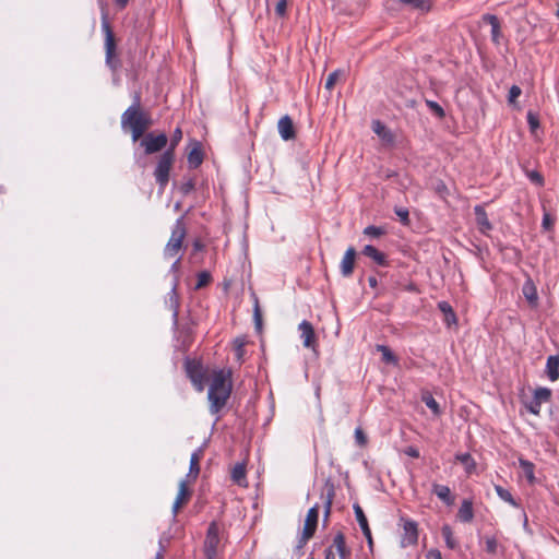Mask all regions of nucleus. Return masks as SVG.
I'll use <instances>...</instances> for the list:
<instances>
[{
	"label": "nucleus",
	"mask_w": 559,
	"mask_h": 559,
	"mask_svg": "<svg viewBox=\"0 0 559 559\" xmlns=\"http://www.w3.org/2000/svg\"><path fill=\"white\" fill-rule=\"evenodd\" d=\"M245 341L242 338H237L235 341V352L238 359H241L245 353L243 349Z\"/></svg>",
	"instance_id": "obj_52"
},
{
	"label": "nucleus",
	"mask_w": 559,
	"mask_h": 559,
	"mask_svg": "<svg viewBox=\"0 0 559 559\" xmlns=\"http://www.w3.org/2000/svg\"><path fill=\"white\" fill-rule=\"evenodd\" d=\"M192 247L194 252L202 251L204 249L203 243L198 239L193 241Z\"/></svg>",
	"instance_id": "obj_61"
},
{
	"label": "nucleus",
	"mask_w": 559,
	"mask_h": 559,
	"mask_svg": "<svg viewBox=\"0 0 559 559\" xmlns=\"http://www.w3.org/2000/svg\"><path fill=\"white\" fill-rule=\"evenodd\" d=\"M495 490H496L498 497L501 500H503L504 502L510 503L511 506H515V501L513 499V496L511 495V492L508 489H506V488H503V487H501L499 485H496L495 486Z\"/></svg>",
	"instance_id": "obj_35"
},
{
	"label": "nucleus",
	"mask_w": 559,
	"mask_h": 559,
	"mask_svg": "<svg viewBox=\"0 0 559 559\" xmlns=\"http://www.w3.org/2000/svg\"><path fill=\"white\" fill-rule=\"evenodd\" d=\"M255 329L260 331L262 329V314L260 311L258 298L254 297V311H253Z\"/></svg>",
	"instance_id": "obj_42"
},
{
	"label": "nucleus",
	"mask_w": 559,
	"mask_h": 559,
	"mask_svg": "<svg viewBox=\"0 0 559 559\" xmlns=\"http://www.w3.org/2000/svg\"><path fill=\"white\" fill-rule=\"evenodd\" d=\"M356 259V250L353 247H349L340 263V272L343 277H349L353 274Z\"/></svg>",
	"instance_id": "obj_13"
},
{
	"label": "nucleus",
	"mask_w": 559,
	"mask_h": 559,
	"mask_svg": "<svg viewBox=\"0 0 559 559\" xmlns=\"http://www.w3.org/2000/svg\"><path fill=\"white\" fill-rule=\"evenodd\" d=\"M355 441L360 447H364L367 443V437L361 430V428L355 429Z\"/></svg>",
	"instance_id": "obj_51"
},
{
	"label": "nucleus",
	"mask_w": 559,
	"mask_h": 559,
	"mask_svg": "<svg viewBox=\"0 0 559 559\" xmlns=\"http://www.w3.org/2000/svg\"><path fill=\"white\" fill-rule=\"evenodd\" d=\"M178 284H179V277L175 276L174 281H173L171 289L168 293L169 302H170V306H171V308L174 310L173 316H174L175 320L178 317V308H179V300H178V294H177Z\"/></svg>",
	"instance_id": "obj_22"
},
{
	"label": "nucleus",
	"mask_w": 559,
	"mask_h": 559,
	"mask_svg": "<svg viewBox=\"0 0 559 559\" xmlns=\"http://www.w3.org/2000/svg\"><path fill=\"white\" fill-rule=\"evenodd\" d=\"M426 105L438 118L445 116L444 109L437 102L427 99Z\"/></svg>",
	"instance_id": "obj_38"
},
{
	"label": "nucleus",
	"mask_w": 559,
	"mask_h": 559,
	"mask_svg": "<svg viewBox=\"0 0 559 559\" xmlns=\"http://www.w3.org/2000/svg\"><path fill=\"white\" fill-rule=\"evenodd\" d=\"M442 537L444 538V542L450 549H455L457 547V542L455 540V538L453 536L451 526H443Z\"/></svg>",
	"instance_id": "obj_33"
},
{
	"label": "nucleus",
	"mask_w": 559,
	"mask_h": 559,
	"mask_svg": "<svg viewBox=\"0 0 559 559\" xmlns=\"http://www.w3.org/2000/svg\"><path fill=\"white\" fill-rule=\"evenodd\" d=\"M528 178L531 179L532 182L538 185V186H542L544 183V179H543V176L537 173V171H532L530 175H528Z\"/></svg>",
	"instance_id": "obj_54"
},
{
	"label": "nucleus",
	"mask_w": 559,
	"mask_h": 559,
	"mask_svg": "<svg viewBox=\"0 0 559 559\" xmlns=\"http://www.w3.org/2000/svg\"><path fill=\"white\" fill-rule=\"evenodd\" d=\"M473 503L472 501L469 500H463L460 509H459V512H457V516L460 519V521L462 522H469L472 521L473 519Z\"/></svg>",
	"instance_id": "obj_23"
},
{
	"label": "nucleus",
	"mask_w": 559,
	"mask_h": 559,
	"mask_svg": "<svg viewBox=\"0 0 559 559\" xmlns=\"http://www.w3.org/2000/svg\"><path fill=\"white\" fill-rule=\"evenodd\" d=\"M212 280V276L209 271H202L198 274V282L194 286V289H201L206 286Z\"/></svg>",
	"instance_id": "obj_37"
},
{
	"label": "nucleus",
	"mask_w": 559,
	"mask_h": 559,
	"mask_svg": "<svg viewBox=\"0 0 559 559\" xmlns=\"http://www.w3.org/2000/svg\"><path fill=\"white\" fill-rule=\"evenodd\" d=\"M318 526H304V530L301 532V536L304 538H307L308 540L313 537L316 534V530Z\"/></svg>",
	"instance_id": "obj_53"
},
{
	"label": "nucleus",
	"mask_w": 559,
	"mask_h": 559,
	"mask_svg": "<svg viewBox=\"0 0 559 559\" xmlns=\"http://www.w3.org/2000/svg\"><path fill=\"white\" fill-rule=\"evenodd\" d=\"M542 226L545 230H550L554 226V219L551 215L547 212H544L543 219H542Z\"/></svg>",
	"instance_id": "obj_50"
},
{
	"label": "nucleus",
	"mask_w": 559,
	"mask_h": 559,
	"mask_svg": "<svg viewBox=\"0 0 559 559\" xmlns=\"http://www.w3.org/2000/svg\"><path fill=\"white\" fill-rule=\"evenodd\" d=\"M483 20L491 26V40L499 45L502 36L499 19L493 14H485Z\"/></svg>",
	"instance_id": "obj_16"
},
{
	"label": "nucleus",
	"mask_w": 559,
	"mask_h": 559,
	"mask_svg": "<svg viewBox=\"0 0 559 559\" xmlns=\"http://www.w3.org/2000/svg\"><path fill=\"white\" fill-rule=\"evenodd\" d=\"M427 557L431 559H442L441 552L438 549L429 550Z\"/></svg>",
	"instance_id": "obj_60"
},
{
	"label": "nucleus",
	"mask_w": 559,
	"mask_h": 559,
	"mask_svg": "<svg viewBox=\"0 0 559 559\" xmlns=\"http://www.w3.org/2000/svg\"><path fill=\"white\" fill-rule=\"evenodd\" d=\"M360 527L362 530L364 536L368 540L369 546L372 547V536H371L370 526H360Z\"/></svg>",
	"instance_id": "obj_58"
},
{
	"label": "nucleus",
	"mask_w": 559,
	"mask_h": 559,
	"mask_svg": "<svg viewBox=\"0 0 559 559\" xmlns=\"http://www.w3.org/2000/svg\"><path fill=\"white\" fill-rule=\"evenodd\" d=\"M418 540L417 526H403V535L401 537V546L406 548L413 546Z\"/></svg>",
	"instance_id": "obj_18"
},
{
	"label": "nucleus",
	"mask_w": 559,
	"mask_h": 559,
	"mask_svg": "<svg viewBox=\"0 0 559 559\" xmlns=\"http://www.w3.org/2000/svg\"><path fill=\"white\" fill-rule=\"evenodd\" d=\"M246 477V468L243 464H236L231 469V478L240 484L242 479Z\"/></svg>",
	"instance_id": "obj_36"
},
{
	"label": "nucleus",
	"mask_w": 559,
	"mask_h": 559,
	"mask_svg": "<svg viewBox=\"0 0 559 559\" xmlns=\"http://www.w3.org/2000/svg\"><path fill=\"white\" fill-rule=\"evenodd\" d=\"M546 374L552 382L559 379V356L551 355L547 358Z\"/></svg>",
	"instance_id": "obj_19"
},
{
	"label": "nucleus",
	"mask_w": 559,
	"mask_h": 559,
	"mask_svg": "<svg viewBox=\"0 0 559 559\" xmlns=\"http://www.w3.org/2000/svg\"><path fill=\"white\" fill-rule=\"evenodd\" d=\"M202 456V450H195L190 457L189 472L186 476L188 480H195L200 473V460Z\"/></svg>",
	"instance_id": "obj_15"
},
{
	"label": "nucleus",
	"mask_w": 559,
	"mask_h": 559,
	"mask_svg": "<svg viewBox=\"0 0 559 559\" xmlns=\"http://www.w3.org/2000/svg\"><path fill=\"white\" fill-rule=\"evenodd\" d=\"M502 549V546L498 543L496 536H485L484 537V549L489 555H496L498 550Z\"/></svg>",
	"instance_id": "obj_25"
},
{
	"label": "nucleus",
	"mask_w": 559,
	"mask_h": 559,
	"mask_svg": "<svg viewBox=\"0 0 559 559\" xmlns=\"http://www.w3.org/2000/svg\"><path fill=\"white\" fill-rule=\"evenodd\" d=\"M189 480L188 479H182L180 480L179 483V489H178V493H177V497H176V500L174 502V506H173V509L174 511L176 512L178 510V508L185 502L188 500V498L190 497L191 495V491L189 490L188 486H187V483Z\"/></svg>",
	"instance_id": "obj_21"
},
{
	"label": "nucleus",
	"mask_w": 559,
	"mask_h": 559,
	"mask_svg": "<svg viewBox=\"0 0 559 559\" xmlns=\"http://www.w3.org/2000/svg\"><path fill=\"white\" fill-rule=\"evenodd\" d=\"M186 371L187 376L191 380L192 384L194 385L195 390L199 392L204 390V372L202 366L194 361L187 359L186 362Z\"/></svg>",
	"instance_id": "obj_8"
},
{
	"label": "nucleus",
	"mask_w": 559,
	"mask_h": 559,
	"mask_svg": "<svg viewBox=\"0 0 559 559\" xmlns=\"http://www.w3.org/2000/svg\"><path fill=\"white\" fill-rule=\"evenodd\" d=\"M522 290L527 301L531 305H536L538 299L537 289L531 280L524 283Z\"/></svg>",
	"instance_id": "obj_24"
},
{
	"label": "nucleus",
	"mask_w": 559,
	"mask_h": 559,
	"mask_svg": "<svg viewBox=\"0 0 559 559\" xmlns=\"http://www.w3.org/2000/svg\"><path fill=\"white\" fill-rule=\"evenodd\" d=\"M320 511L321 507L318 503L311 507L307 513L304 524H318Z\"/></svg>",
	"instance_id": "obj_32"
},
{
	"label": "nucleus",
	"mask_w": 559,
	"mask_h": 559,
	"mask_svg": "<svg viewBox=\"0 0 559 559\" xmlns=\"http://www.w3.org/2000/svg\"><path fill=\"white\" fill-rule=\"evenodd\" d=\"M474 213L476 216V224L480 234L488 236L492 230V224L488 219L487 213L483 205H475Z\"/></svg>",
	"instance_id": "obj_12"
},
{
	"label": "nucleus",
	"mask_w": 559,
	"mask_h": 559,
	"mask_svg": "<svg viewBox=\"0 0 559 559\" xmlns=\"http://www.w3.org/2000/svg\"><path fill=\"white\" fill-rule=\"evenodd\" d=\"M167 144V136L164 133L154 135L147 133L141 141V145L144 146L146 154H153L163 150Z\"/></svg>",
	"instance_id": "obj_9"
},
{
	"label": "nucleus",
	"mask_w": 559,
	"mask_h": 559,
	"mask_svg": "<svg viewBox=\"0 0 559 559\" xmlns=\"http://www.w3.org/2000/svg\"><path fill=\"white\" fill-rule=\"evenodd\" d=\"M115 3L120 8V9H123L127 7L129 0H114Z\"/></svg>",
	"instance_id": "obj_63"
},
{
	"label": "nucleus",
	"mask_w": 559,
	"mask_h": 559,
	"mask_svg": "<svg viewBox=\"0 0 559 559\" xmlns=\"http://www.w3.org/2000/svg\"><path fill=\"white\" fill-rule=\"evenodd\" d=\"M353 508H354L356 520H357L358 524H368L367 518H366L361 507L358 503H354Z\"/></svg>",
	"instance_id": "obj_46"
},
{
	"label": "nucleus",
	"mask_w": 559,
	"mask_h": 559,
	"mask_svg": "<svg viewBox=\"0 0 559 559\" xmlns=\"http://www.w3.org/2000/svg\"><path fill=\"white\" fill-rule=\"evenodd\" d=\"M364 234L372 238H378L384 234V229L382 227L369 225L364 229Z\"/></svg>",
	"instance_id": "obj_39"
},
{
	"label": "nucleus",
	"mask_w": 559,
	"mask_h": 559,
	"mask_svg": "<svg viewBox=\"0 0 559 559\" xmlns=\"http://www.w3.org/2000/svg\"><path fill=\"white\" fill-rule=\"evenodd\" d=\"M182 138V132L179 128H177L174 132V135H173V140H171V145L169 148H175V146L177 145V143L181 140Z\"/></svg>",
	"instance_id": "obj_55"
},
{
	"label": "nucleus",
	"mask_w": 559,
	"mask_h": 559,
	"mask_svg": "<svg viewBox=\"0 0 559 559\" xmlns=\"http://www.w3.org/2000/svg\"><path fill=\"white\" fill-rule=\"evenodd\" d=\"M334 546L342 559H346L348 550L346 549L345 537L342 533H338L334 537Z\"/></svg>",
	"instance_id": "obj_28"
},
{
	"label": "nucleus",
	"mask_w": 559,
	"mask_h": 559,
	"mask_svg": "<svg viewBox=\"0 0 559 559\" xmlns=\"http://www.w3.org/2000/svg\"><path fill=\"white\" fill-rule=\"evenodd\" d=\"M394 213L403 225L409 224V212L406 207H395Z\"/></svg>",
	"instance_id": "obj_41"
},
{
	"label": "nucleus",
	"mask_w": 559,
	"mask_h": 559,
	"mask_svg": "<svg viewBox=\"0 0 559 559\" xmlns=\"http://www.w3.org/2000/svg\"><path fill=\"white\" fill-rule=\"evenodd\" d=\"M333 497H334V485L328 480L325 483L324 488L321 493L323 524H326V522L329 521V515L331 512V503H332Z\"/></svg>",
	"instance_id": "obj_11"
},
{
	"label": "nucleus",
	"mask_w": 559,
	"mask_h": 559,
	"mask_svg": "<svg viewBox=\"0 0 559 559\" xmlns=\"http://www.w3.org/2000/svg\"><path fill=\"white\" fill-rule=\"evenodd\" d=\"M372 130L376 134L381 136L383 140H385L389 135V131L386 130L384 124H382L379 120H376L372 122Z\"/></svg>",
	"instance_id": "obj_40"
},
{
	"label": "nucleus",
	"mask_w": 559,
	"mask_h": 559,
	"mask_svg": "<svg viewBox=\"0 0 559 559\" xmlns=\"http://www.w3.org/2000/svg\"><path fill=\"white\" fill-rule=\"evenodd\" d=\"M325 559H335V555H334L332 548L325 549Z\"/></svg>",
	"instance_id": "obj_62"
},
{
	"label": "nucleus",
	"mask_w": 559,
	"mask_h": 559,
	"mask_svg": "<svg viewBox=\"0 0 559 559\" xmlns=\"http://www.w3.org/2000/svg\"><path fill=\"white\" fill-rule=\"evenodd\" d=\"M277 130L281 138L285 141L293 140L296 136L293 120L288 115L278 120Z\"/></svg>",
	"instance_id": "obj_14"
},
{
	"label": "nucleus",
	"mask_w": 559,
	"mask_h": 559,
	"mask_svg": "<svg viewBox=\"0 0 559 559\" xmlns=\"http://www.w3.org/2000/svg\"><path fill=\"white\" fill-rule=\"evenodd\" d=\"M222 535L219 526H209L203 543V552L205 559H216L219 548L222 547Z\"/></svg>",
	"instance_id": "obj_6"
},
{
	"label": "nucleus",
	"mask_w": 559,
	"mask_h": 559,
	"mask_svg": "<svg viewBox=\"0 0 559 559\" xmlns=\"http://www.w3.org/2000/svg\"><path fill=\"white\" fill-rule=\"evenodd\" d=\"M298 331L300 333L302 345L306 348H310L316 352L318 344L313 325L309 321L302 320L298 325Z\"/></svg>",
	"instance_id": "obj_10"
},
{
	"label": "nucleus",
	"mask_w": 559,
	"mask_h": 559,
	"mask_svg": "<svg viewBox=\"0 0 559 559\" xmlns=\"http://www.w3.org/2000/svg\"><path fill=\"white\" fill-rule=\"evenodd\" d=\"M341 74V70H335L331 72L325 81V88L331 91L333 86L335 85L338 76Z\"/></svg>",
	"instance_id": "obj_45"
},
{
	"label": "nucleus",
	"mask_w": 559,
	"mask_h": 559,
	"mask_svg": "<svg viewBox=\"0 0 559 559\" xmlns=\"http://www.w3.org/2000/svg\"><path fill=\"white\" fill-rule=\"evenodd\" d=\"M456 460L465 466L467 473H471L476 466V463L469 453L457 454Z\"/></svg>",
	"instance_id": "obj_31"
},
{
	"label": "nucleus",
	"mask_w": 559,
	"mask_h": 559,
	"mask_svg": "<svg viewBox=\"0 0 559 559\" xmlns=\"http://www.w3.org/2000/svg\"><path fill=\"white\" fill-rule=\"evenodd\" d=\"M405 454L413 457V459H418L419 457V451L418 449L414 448V447H407L405 449Z\"/></svg>",
	"instance_id": "obj_57"
},
{
	"label": "nucleus",
	"mask_w": 559,
	"mask_h": 559,
	"mask_svg": "<svg viewBox=\"0 0 559 559\" xmlns=\"http://www.w3.org/2000/svg\"><path fill=\"white\" fill-rule=\"evenodd\" d=\"M377 349H378V352H380L382 354V360L384 362L392 364V365L397 364L396 356L392 353V350L388 346L378 345Z\"/></svg>",
	"instance_id": "obj_29"
},
{
	"label": "nucleus",
	"mask_w": 559,
	"mask_h": 559,
	"mask_svg": "<svg viewBox=\"0 0 559 559\" xmlns=\"http://www.w3.org/2000/svg\"><path fill=\"white\" fill-rule=\"evenodd\" d=\"M102 31L105 35L106 64L110 69L116 70L118 68V61L115 60L116 43L106 13H103L102 15Z\"/></svg>",
	"instance_id": "obj_5"
},
{
	"label": "nucleus",
	"mask_w": 559,
	"mask_h": 559,
	"mask_svg": "<svg viewBox=\"0 0 559 559\" xmlns=\"http://www.w3.org/2000/svg\"><path fill=\"white\" fill-rule=\"evenodd\" d=\"M522 90L518 85H512L509 90L508 102L514 104L516 98L521 95Z\"/></svg>",
	"instance_id": "obj_48"
},
{
	"label": "nucleus",
	"mask_w": 559,
	"mask_h": 559,
	"mask_svg": "<svg viewBox=\"0 0 559 559\" xmlns=\"http://www.w3.org/2000/svg\"><path fill=\"white\" fill-rule=\"evenodd\" d=\"M362 254L372 259L374 263L380 266H385L388 264L385 254L372 245H366L362 249Z\"/></svg>",
	"instance_id": "obj_17"
},
{
	"label": "nucleus",
	"mask_w": 559,
	"mask_h": 559,
	"mask_svg": "<svg viewBox=\"0 0 559 559\" xmlns=\"http://www.w3.org/2000/svg\"><path fill=\"white\" fill-rule=\"evenodd\" d=\"M368 283H369V286L372 287V288L377 287V285H378V281H377V278L374 276H370L368 278Z\"/></svg>",
	"instance_id": "obj_64"
},
{
	"label": "nucleus",
	"mask_w": 559,
	"mask_h": 559,
	"mask_svg": "<svg viewBox=\"0 0 559 559\" xmlns=\"http://www.w3.org/2000/svg\"><path fill=\"white\" fill-rule=\"evenodd\" d=\"M175 160V153L173 152V148L166 150L160 156L158 157L155 170H154V177L156 180V183L158 185V189L160 192H163L169 181V173L173 167Z\"/></svg>",
	"instance_id": "obj_3"
},
{
	"label": "nucleus",
	"mask_w": 559,
	"mask_h": 559,
	"mask_svg": "<svg viewBox=\"0 0 559 559\" xmlns=\"http://www.w3.org/2000/svg\"><path fill=\"white\" fill-rule=\"evenodd\" d=\"M551 390L545 386L537 388L534 391L533 399L525 403V407L533 415H539L542 404L550 401Z\"/></svg>",
	"instance_id": "obj_7"
},
{
	"label": "nucleus",
	"mask_w": 559,
	"mask_h": 559,
	"mask_svg": "<svg viewBox=\"0 0 559 559\" xmlns=\"http://www.w3.org/2000/svg\"><path fill=\"white\" fill-rule=\"evenodd\" d=\"M121 124L131 128L132 140L138 141L151 124L150 117L140 110V95L135 94L133 104L122 114Z\"/></svg>",
	"instance_id": "obj_2"
},
{
	"label": "nucleus",
	"mask_w": 559,
	"mask_h": 559,
	"mask_svg": "<svg viewBox=\"0 0 559 559\" xmlns=\"http://www.w3.org/2000/svg\"><path fill=\"white\" fill-rule=\"evenodd\" d=\"M519 466L521 467L526 480L528 484L533 485L536 483V477H535V465L533 462L526 460V459H523V457H520L519 459Z\"/></svg>",
	"instance_id": "obj_20"
},
{
	"label": "nucleus",
	"mask_w": 559,
	"mask_h": 559,
	"mask_svg": "<svg viewBox=\"0 0 559 559\" xmlns=\"http://www.w3.org/2000/svg\"><path fill=\"white\" fill-rule=\"evenodd\" d=\"M287 12V0H280L275 5V13L278 17H284Z\"/></svg>",
	"instance_id": "obj_49"
},
{
	"label": "nucleus",
	"mask_w": 559,
	"mask_h": 559,
	"mask_svg": "<svg viewBox=\"0 0 559 559\" xmlns=\"http://www.w3.org/2000/svg\"><path fill=\"white\" fill-rule=\"evenodd\" d=\"M433 493L437 495L439 499L447 503H451V490L448 486L444 485H435L433 486Z\"/></svg>",
	"instance_id": "obj_27"
},
{
	"label": "nucleus",
	"mask_w": 559,
	"mask_h": 559,
	"mask_svg": "<svg viewBox=\"0 0 559 559\" xmlns=\"http://www.w3.org/2000/svg\"><path fill=\"white\" fill-rule=\"evenodd\" d=\"M180 259H181V257H179V258H178V259H177V260L171 264V266H170L169 272L175 274V275H174V277H175V276H178V277H179L178 272H179V263H180Z\"/></svg>",
	"instance_id": "obj_59"
},
{
	"label": "nucleus",
	"mask_w": 559,
	"mask_h": 559,
	"mask_svg": "<svg viewBox=\"0 0 559 559\" xmlns=\"http://www.w3.org/2000/svg\"><path fill=\"white\" fill-rule=\"evenodd\" d=\"M231 392V383L223 370L215 371L207 392L210 413L218 414L227 403Z\"/></svg>",
	"instance_id": "obj_1"
},
{
	"label": "nucleus",
	"mask_w": 559,
	"mask_h": 559,
	"mask_svg": "<svg viewBox=\"0 0 559 559\" xmlns=\"http://www.w3.org/2000/svg\"><path fill=\"white\" fill-rule=\"evenodd\" d=\"M203 162V153L200 147H193L188 155V164L191 168L199 167Z\"/></svg>",
	"instance_id": "obj_26"
},
{
	"label": "nucleus",
	"mask_w": 559,
	"mask_h": 559,
	"mask_svg": "<svg viewBox=\"0 0 559 559\" xmlns=\"http://www.w3.org/2000/svg\"><path fill=\"white\" fill-rule=\"evenodd\" d=\"M195 188V182L192 178H189L187 180H185L180 187H179V190L180 192L183 194V195H187L189 194L190 192H192Z\"/></svg>",
	"instance_id": "obj_43"
},
{
	"label": "nucleus",
	"mask_w": 559,
	"mask_h": 559,
	"mask_svg": "<svg viewBox=\"0 0 559 559\" xmlns=\"http://www.w3.org/2000/svg\"><path fill=\"white\" fill-rule=\"evenodd\" d=\"M421 400L435 415L440 414L439 404L430 393H424Z\"/></svg>",
	"instance_id": "obj_30"
},
{
	"label": "nucleus",
	"mask_w": 559,
	"mask_h": 559,
	"mask_svg": "<svg viewBox=\"0 0 559 559\" xmlns=\"http://www.w3.org/2000/svg\"><path fill=\"white\" fill-rule=\"evenodd\" d=\"M527 123L532 132H535V130L539 128V119L532 111L527 112Z\"/></svg>",
	"instance_id": "obj_47"
},
{
	"label": "nucleus",
	"mask_w": 559,
	"mask_h": 559,
	"mask_svg": "<svg viewBox=\"0 0 559 559\" xmlns=\"http://www.w3.org/2000/svg\"><path fill=\"white\" fill-rule=\"evenodd\" d=\"M186 225L183 222V217L181 216L177 218V221L175 222L171 229L170 238L164 248V257L166 259L173 258L179 253V251L182 248V241L186 237Z\"/></svg>",
	"instance_id": "obj_4"
},
{
	"label": "nucleus",
	"mask_w": 559,
	"mask_h": 559,
	"mask_svg": "<svg viewBox=\"0 0 559 559\" xmlns=\"http://www.w3.org/2000/svg\"><path fill=\"white\" fill-rule=\"evenodd\" d=\"M438 308L441 312H443L444 314H449V316H452V322H456V316H455V312L453 311L451 305L448 302V301H440L438 304Z\"/></svg>",
	"instance_id": "obj_44"
},
{
	"label": "nucleus",
	"mask_w": 559,
	"mask_h": 559,
	"mask_svg": "<svg viewBox=\"0 0 559 559\" xmlns=\"http://www.w3.org/2000/svg\"><path fill=\"white\" fill-rule=\"evenodd\" d=\"M307 543H308V539L304 538L300 535L299 538H298V543H297V545L295 547V552L296 554H302V548L306 546Z\"/></svg>",
	"instance_id": "obj_56"
},
{
	"label": "nucleus",
	"mask_w": 559,
	"mask_h": 559,
	"mask_svg": "<svg viewBox=\"0 0 559 559\" xmlns=\"http://www.w3.org/2000/svg\"><path fill=\"white\" fill-rule=\"evenodd\" d=\"M402 1L409 4L414 9L420 10L421 12H427L431 8V3L429 0H402Z\"/></svg>",
	"instance_id": "obj_34"
}]
</instances>
